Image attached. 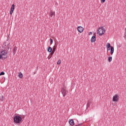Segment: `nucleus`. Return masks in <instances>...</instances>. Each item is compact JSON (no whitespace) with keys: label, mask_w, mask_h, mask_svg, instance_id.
Wrapping results in <instances>:
<instances>
[{"label":"nucleus","mask_w":126,"mask_h":126,"mask_svg":"<svg viewBox=\"0 0 126 126\" xmlns=\"http://www.w3.org/2000/svg\"><path fill=\"white\" fill-rule=\"evenodd\" d=\"M25 117L23 116V117H21L20 115H15L14 117V123L15 124H20L23 122L22 119H24Z\"/></svg>","instance_id":"nucleus-1"},{"label":"nucleus","mask_w":126,"mask_h":126,"mask_svg":"<svg viewBox=\"0 0 126 126\" xmlns=\"http://www.w3.org/2000/svg\"><path fill=\"white\" fill-rule=\"evenodd\" d=\"M7 58V52L6 50H2L0 53V60H5Z\"/></svg>","instance_id":"nucleus-2"},{"label":"nucleus","mask_w":126,"mask_h":126,"mask_svg":"<svg viewBox=\"0 0 126 126\" xmlns=\"http://www.w3.org/2000/svg\"><path fill=\"white\" fill-rule=\"evenodd\" d=\"M105 33V28H103V27L99 28L97 30V34H99V36H102V35H104Z\"/></svg>","instance_id":"nucleus-3"},{"label":"nucleus","mask_w":126,"mask_h":126,"mask_svg":"<svg viewBox=\"0 0 126 126\" xmlns=\"http://www.w3.org/2000/svg\"><path fill=\"white\" fill-rule=\"evenodd\" d=\"M107 48H110V54L111 55H113L114 54V47L111 46V44L108 43L106 45Z\"/></svg>","instance_id":"nucleus-4"},{"label":"nucleus","mask_w":126,"mask_h":126,"mask_svg":"<svg viewBox=\"0 0 126 126\" xmlns=\"http://www.w3.org/2000/svg\"><path fill=\"white\" fill-rule=\"evenodd\" d=\"M120 96H119V94H115L113 97L112 101L113 102H118Z\"/></svg>","instance_id":"nucleus-5"},{"label":"nucleus","mask_w":126,"mask_h":126,"mask_svg":"<svg viewBox=\"0 0 126 126\" xmlns=\"http://www.w3.org/2000/svg\"><path fill=\"white\" fill-rule=\"evenodd\" d=\"M61 92L63 94V97H65V95L67 94V91L65 88H63L61 90Z\"/></svg>","instance_id":"nucleus-6"},{"label":"nucleus","mask_w":126,"mask_h":126,"mask_svg":"<svg viewBox=\"0 0 126 126\" xmlns=\"http://www.w3.org/2000/svg\"><path fill=\"white\" fill-rule=\"evenodd\" d=\"M55 52H56V47L53 48L52 52H51V53H50L48 57V60H50V59H51V58L53 57V55H54V54H55Z\"/></svg>","instance_id":"nucleus-7"},{"label":"nucleus","mask_w":126,"mask_h":126,"mask_svg":"<svg viewBox=\"0 0 126 126\" xmlns=\"http://www.w3.org/2000/svg\"><path fill=\"white\" fill-rule=\"evenodd\" d=\"M77 29L79 33H82V32H83V31L84 30V29L81 26L78 27Z\"/></svg>","instance_id":"nucleus-8"},{"label":"nucleus","mask_w":126,"mask_h":126,"mask_svg":"<svg viewBox=\"0 0 126 126\" xmlns=\"http://www.w3.org/2000/svg\"><path fill=\"white\" fill-rule=\"evenodd\" d=\"M14 7H15V5H14V4H13L10 8V14H12V13H13V10H14Z\"/></svg>","instance_id":"nucleus-9"},{"label":"nucleus","mask_w":126,"mask_h":126,"mask_svg":"<svg viewBox=\"0 0 126 126\" xmlns=\"http://www.w3.org/2000/svg\"><path fill=\"white\" fill-rule=\"evenodd\" d=\"M96 41V35H94L92 37L91 41L92 43H94Z\"/></svg>","instance_id":"nucleus-10"},{"label":"nucleus","mask_w":126,"mask_h":126,"mask_svg":"<svg viewBox=\"0 0 126 126\" xmlns=\"http://www.w3.org/2000/svg\"><path fill=\"white\" fill-rule=\"evenodd\" d=\"M17 51V47L16 46H14L13 49V56L16 54V51Z\"/></svg>","instance_id":"nucleus-11"},{"label":"nucleus","mask_w":126,"mask_h":126,"mask_svg":"<svg viewBox=\"0 0 126 126\" xmlns=\"http://www.w3.org/2000/svg\"><path fill=\"white\" fill-rule=\"evenodd\" d=\"M55 11H53V10L50 11L49 15H50V16H51V17H53V15L55 16Z\"/></svg>","instance_id":"nucleus-12"},{"label":"nucleus","mask_w":126,"mask_h":126,"mask_svg":"<svg viewBox=\"0 0 126 126\" xmlns=\"http://www.w3.org/2000/svg\"><path fill=\"white\" fill-rule=\"evenodd\" d=\"M69 123L70 125V126H74V121L73 120L71 119L70 121H69Z\"/></svg>","instance_id":"nucleus-13"},{"label":"nucleus","mask_w":126,"mask_h":126,"mask_svg":"<svg viewBox=\"0 0 126 126\" xmlns=\"http://www.w3.org/2000/svg\"><path fill=\"white\" fill-rule=\"evenodd\" d=\"M10 47V43H9L7 45V48L6 49V52H8V50H9V48Z\"/></svg>","instance_id":"nucleus-14"},{"label":"nucleus","mask_w":126,"mask_h":126,"mask_svg":"<svg viewBox=\"0 0 126 126\" xmlns=\"http://www.w3.org/2000/svg\"><path fill=\"white\" fill-rule=\"evenodd\" d=\"M47 51H48V52H49V53H52V52H53V49H52V47H49L48 48V49H47Z\"/></svg>","instance_id":"nucleus-15"},{"label":"nucleus","mask_w":126,"mask_h":126,"mask_svg":"<svg viewBox=\"0 0 126 126\" xmlns=\"http://www.w3.org/2000/svg\"><path fill=\"white\" fill-rule=\"evenodd\" d=\"M19 78H22L23 77V74H22V73L20 72L19 73V75H18Z\"/></svg>","instance_id":"nucleus-16"},{"label":"nucleus","mask_w":126,"mask_h":126,"mask_svg":"<svg viewBox=\"0 0 126 126\" xmlns=\"http://www.w3.org/2000/svg\"><path fill=\"white\" fill-rule=\"evenodd\" d=\"M112 57L109 56V57H108V62H109V63H111V62H112Z\"/></svg>","instance_id":"nucleus-17"},{"label":"nucleus","mask_w":126,"mask_h":126,"mask_svg":"<svg viewBox=\"0 0 126 126\" xmlns=\"http://www.w3.org/2000/svg\"><path fill=\"white\" fill-rule=\"evenodd\" d=\"M61 60H59L58 62H57V64H61Z\"/></svg>","instance_id":"nucleus-18"},{"label":"nucleus","mask_w":126,"mask_h":126,"mask_svg":"<svg viewBox=\"0 0 126 126\" xmlns=\"http://www.w3.org/2000/svg\"><path fill=\"white\" fill-rule=\"evenodd\" d=\"M125 31H126V32L124 34V38H125V40H126V28L125 29Z\"/></svg>","instance_id":"nucleus-19"},{"label":"nucleus","mask_w":126,"mask_h":126,"mask_svg":"<svg viewBox=\"0 0 126 126\" xmlns=\"http://www.w3.org/2000/svg\"><path fill=\"white\" fill-rule=\"evenodd\" d=\"M0 75H4V72H1L0 73Z\"/></svg>","instance_id":"nucleus-20"},{"label":"nucleus","mask_w":126,"mask_h":126,"mask_svg":"<svg viewBox=\"0 0 126 126\" xmlns=\"http://www.w3.org/2000/svg\"><path fill=\"white\" fill-rule=\"evenodd\" d=\"M87 107H90V102H89L87 104Z\"/></svg>","instance_id":"nucleus-21"},{"label":"nucleus","mask_w":126,"mask_h":126,"mask_svg":"<svg viewBox=\"0 0 126 126\" xmlns=\"http://www.w3.org/2000/svg\"><path fill=\"white\" fill-rule=\"evenodd\" d=\"M53 44V39L50 38V44L52 45Z\"/></svg>","instance_id":"nucleus-22"},{"label":"nucleus","mask_w":126,"mask_h":126,"mask_svg":"<svg viewBox=\"0 0 126 126\" xmlns=\"http://www.w3.org/2000/svg\"><path fill=\"white\" fill-rule=\"evenodd\" d=\"M75 126H82V124H78V125H76Z\"/></svg>","instance_id":"nucleus-23"},{"label":"nucleus","mask_w":126,"mask_h":126,"mask_svg":"<svg viewBox=\"0 0 126 126\" xmlns=\"http://www.w3.org/2000/svg\"><path fill=\"white\" fill-rule=\"evenodd\" d=\"M101 0V2L104 3L105 2V1H106V0Z\"/></svg>","instance_id":"nucleus-24"},{"label":"nucleus","mask_w":126,"mask_h":126,"mask_svg":"<svg viewBox=\"0 0 126 126\" xmlns=\"http://www.w3.org/2000/svg\"><path fill=\"white\" fill-rule=\"evenodd\" d=\"M9 39H10V37H9V36L8 35V37L7 38V41H9Z\"/></svg>","instance_id":"nucleus-25"},{"label":"nucleus","mask_w":126,"mask_h":126,"mask_svg":"<svg viewBox=\"0 0 126 126\" xmlns=\"http://www.w3.org/2000/svg\"><path fill=\"white\" fill-rule=\"evenodd\" d=\"M93 34V32H91L89 33V35H92Z\"/></svg>","instance_id":"nucleus-26"},{"label":"nucleus","mask_w":126,"mask_h":126,"mask_svg":"<svg viewBox=\"0 0 126 126\" xmlns=\"http://www.w3.org/2000/svg\"><path fill=\"white\" fill-rule=\"evenodd\" d=\"M1 101H3V96H2V98H1Z\"/></svg>","instance_id":"nucleus-27"},{"label":"nucleus","mask_w":126,"mask_h":126,"mask_svg":"<svg viewBox=\"0 0 126 126\" xmlns=\"http://www.w3.org/2000/svg\"><path fill=\"white\" fill-rule=\"evenodd\" d=\"M3 45H4V46H6V43L4 42V43H3Z\"/></svg>","instance_id":"nucleus-28"},{"label":"nucleus","mask_w":126,"mask_h":126,"mask_svg":"<svg viewBox=\"0 0 126 126\" xmlns=\"http://www.w3.org/2000/svg\"><path fill=\"white\" fill-rule=\"evenodd\" d=\"M110 50H111V48H107V51H110Z\"/></svg>","instance_id":"nucleus-29"},{"label":"nucleus","mask_w":126,"mask_h":126,"mask_svg":"<svg viewBox=\"0 0 126 126\" xmlns=\"http://www.w3.org/2000/svg\"><path fill=\"white\" fill-rule=\"evenodd\" d=\"M36 72H33V74H35Z\"/></svg>","instance_id":"nucleus-30"}]
</instances>
